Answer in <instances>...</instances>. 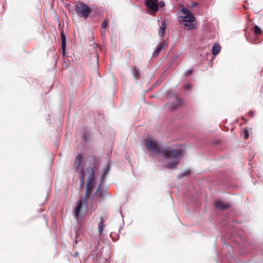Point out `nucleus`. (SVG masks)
I'll return each mask as SVG.
<instances>
[{
  "label": "nucleus",
  "mask_w": 263,
  "mask_h": 263,
  "mask_svg": "<svg viewBox=\"0 0 263 263\" xmlns=\"http://www.w3.org/2000/svg\"><path fill=\"white\" fill-rule=\"evenodd\" d=\"M86 174H88L89 178L85 185V191L83 199H80L77 202L74 209V216L77 218L80 215L82 204L84 203L85 205L87 204V200L90 198L92 193V190L95 185V168L89 167L87 168Z\"/></svg>",
  "instance_id": "nucleus-1"
},
{
  "label": "nucleus",
  "mask_w": 263,
  "mask_h": 263,
  "mask_svg": "<svg viewBox=\"0 0 263 263\" xmlns=\"http://www.w3.org/2000/svg\"><path fill=\"white\" fill-rule=\"evenodd\" d=\"M145 146L146 148L151 152H155L161 154L165 158H175L182 154L183 151L182 148L162 149L158 143L152 138L145 140Z\"/></svg>",
  "instance_id": "nucleus-2"
},
{
  "label": "nucleus",
  "mask_w": 263,
  "mask_h": 263,
  "mask_svg": "<svg viewBox=\"0 0 263 263\" xmlns=\"http://www.w3.org/2000/svg\"><path fill=\"white\" fill-rule=\"evenodd\" d=\"M105 192L101 189V185L90 197V208L91 212L95 211L98 207V203L104 198Z\"/></svg>",
  "instance_id": "nucleus-3"
},
{
  "label": "nucleus",
  "mask_w": 263,
  "mask_h": 263,
  "mask_svg": "<svg viewBox=\"0 0 263 263\" xmlns=\"http://www.w3.org/2000/svg\"><path fill=\"white\" fill-rule=\"evenodd\" d=\"M74 9L79 16L85 18H87L91 12V8L82 2H79L76 4Z\"/></svg>",
  "instance_id": "nucleus-4"
},
{
  "label": "nucleus",
  "mask_w": 263,
  "mask_h": 263,
  "mask_svg": "<svg viewBox=\"0 0 263 263\" xmlns=\"http://www.w3.org/2000/svg\"><path fill=\"white\" fill-rule=\"evenodd\" d=\"M180 10L184 15L183 16H181V20H192L195 21V17L194 14L187 8H186L183 5L180 6Z\"/></svg>",
  "instance_id": "nucleus-5"
},
{
  "label": "nucleus",
  "mask_w": 263,
  "mask_h": 263,
  "mask_svg": "<svg viewBox=\"0 0 263 263\" xmlns=\"http://www.w3.org/2000/svg\"><path fill=\"white\" fill-rule=\"evenodd\" d=\"M195 21L192 20H181L180 21V25L182 28L186 30H191L194 29L196 28V25L195 24Z\"/></svg>",
  "instance_id": "nucleus-6"
},
{
  "label": "nucleus",
  "mask_w": 263,
  "mask_h": 263,
  "mask_svg": "<svg viewBox=\"0 0 263 263\" xmlns=\"http://www.w3.org/2000/svg\"><path fill=\"white\" fill-rule=\"evenodd\" d=\"M145 4L148 9L154 12H156L158 10V0H146L145 2Z\"/></svg>",
  "instance_id": "nucleus-7"
},
{
  "label": "nucleus",
  "mask_w": 263,
  "mask_h": 263,
  "mask_svg": "<svg viewBox=\"0 0 263 263\" xmlns=\"http://www.w3.org/2000/svg\"><path fill=\"white\" fill-rule=\"evenodd\" d=\"M182 149L183 151L182 154L181 155L177 156L176 157L173 158V159H174V160L173 161L168 162L166 164V168H167L168 169L177 168V165H178V164L179 163V159L178 158L179 157L182 156L183 155V153L184 152V151L183 149Z\"/></svg>",
  "instance_id": "nucleus-8"
},
{
  "label": "nucleus",
  "mask_w": 263,
  "mask_h": 263,
  "mask_svg": "<svg viewBox=\"0 0 263 263\" xmlns=\"http://www.w3.org/2000/svg\"><path fill=\"white\" fill-rule=\"evenodd\" d=\"M83 162V157L81 154H78L77 157H76L74 162H73V168L76 170L78 171V170H80V167Z\"/></svg>",
  "instance_id": "nucleus-9"
},
{
  "label": "nucleus",
  "mask_w": 263,
  "mask_h": 263,
  "mask_svg": "<svg viewBox=\"0 0 263 263\" xmlns=\"http://www.w3.org/2000/svg\"><path fill=\"white\" fill-rule=\"evenodd\" d=\"M167 47V44L165 41H163L160 43V44L157 47V49L154 52L153 55L155 57H157L160 52L166 48Z\"/></svg>",
  "instance_id": "nucleus-10"
},
{
  "label": "nucleus",
  "mask_w": 263,
  "mask_h": 263,
  "mask_svg": "<svg viewBox=\"0 0 263 263\" xmlns=\"http://www.w3.org/2000/svg\"><path fill=\"white\" fill-rule=\"evenodd\" d=\"M215 206L220 210H225L229 208L230 205L228 203H224L220 200H217L215 202Z\"/></svg>",
  "instance_id": "nucleus-11"
},
{
  "label": "nucleus",
  "mask_w": 263,
  "mask_h": 263,
  "mask_svg": "<svg viewBox=\"0 0 263 263\" xmlns=\"http://www.w3.org/2000/svg\"><path fill=\"white\" fill-rule=\"evenodd\" d=\"M61 39L62 51L64 52L66 48V36L63 31L61 32Z\"/></svg>",
  "instance_id": "nucleus-12"
},
{
  "label": "nucleus",
  "mask_w": 263,
  "mask_h": 263,
  "mask_svg": "<svg viewBox=\"0 0 263 263\" xmlns=\"http://www.w3.org/2000/svg\"><path fill=\"white\" fill-rule=\"evenodd\" d=\"M100 219H101L100 222L98 224V230H99V233L100 236L102 235L103 230H104V228L105 227V225L104 224V220H103V218L101 217Z\"/></svg>",
  "instance_id": "nucleus-13"
},
{
  "label": "nucleus",
  "mask_w": 263,
  "mask_h": 263,
  "mask_svg": "<svg viewBox=\"0 0 263 263\" xmlns=\"http://www.w3.org/2000/svg\"><path fill=\"white\" fill-rule=\"evenodd\" d=\"M220 51V46L218 44H214L212 48V54L213 55L218 54Z\"/></svg>",
  "instance_id": "nucleus-14"
},
{
  "label": "nucleus",
  "mask_w": 263,
  "mask_h": 263,
  "mask_svg": "<svg viewBox=\"0 0 263 263\" xmlns=\"http://www.w3.org/2000/svg\"><path fill=\"white\" fill-rule=\"evenodd\" d=\"M166 29V24L164 22L162 23L160 28L159 34L160 36H163L165 33Z\"/></svg>",
  "instance_id": "nucleus-15"
},
{
  "label": "nucleus",
  "mask_w": 263,
  "mask_h": 263,
  "mask_svg": "<svg viewBox=\"0 0 263 263\" xmlns=\"http://www.w3.org/2000/svg\"><path fill=\"white\" fill-rule=\"evenodd\" d=\"M80 173L81 174V177L80 178V181L81 182L82 186L84 185V171L83 168H81L79 170Z\"/></svg>",
  "instance_id": "nucleus-16"
},
{
  "label": "nucleus",
  "mask_w": 263,
  "mask_h": 263,
  "mask_svg": "<svg viewBox=\"0 0 263 263\" xmlns=\"http://www.w3.org/2000/svg\"><path fill=\"white\" fill-rule=\"evenodd\" d=\"M176 102V103L173 104L172 106V109L173 110L175 109L176 108L178 107L179 106L181 105L182 103L181 100L178 98L177 99Z\"/></svg>",
  "instance_id": "nucleus-17"
},
{
  "label": "nucleus",
  "mask_w": 263,
  "mask_h": 263,
  "mask_svg": "<svg viewBox=\"0 0 263 263\" xmlns=\"http://www.w3.org/2000/svg\"><path fill=\"white\" fill-rule=\"evenodd\" d=\"M254 32L255 35H258L262 33V31L258 26L255 25L254 26Z\"/></svg>",
  "instance_id": "nucleus-18"
},
{
  "label": "nucleus",
  "mask_w": 263,
  "mask_h": 263,
  "mask_svg": "<svg viewBox=\"0 0 263 263\" xmlns=\"http://www.w3.org/2000/svg\"><path fill=\"white\" fill-rule=\"evenodd\" d=\"M133 75L136 79H139L140 76L139 70L137 68H134Z\"/></svg>",
  "instance_id": "nucleus-19"
},
{
  "label": "nucleus",
  "mask_w": 263,
  "mask_h": 263,
  "mask_svg": "<svg viewBox=\"0 0 263 263\" xmlns=\"http://www.w3.org/2000/svg\"><path fill=\"white\" fill-rule=\"evenodd\" d=\"M243 137L245 139H247L249 138V131H248V129L245 128L243 129Z\"/></svg>",
  "instance_id": "nucleus-20"
},
{
  "label": "nucleus",
  "mask_w": 263,
  "mask_h": 263,
  "mask_svg": "<svg viewBox=\"0 0 263 263\" xmlns=\"http://www.w3.org/2000/svg\"><path fill=\"white\" fill-rule=\"evenodd\" d=\"M108 26V21L106 20H104L101 25V27L103 29H105Z\"/></svg>",
  "instance_id": "nucleus-21"
},
{
  "label": "nucleus",
  "mask_w": 263,
  "mask_h": 263,
  "mask_svg": "<svg viewBox=\"0 0 263 263\" xmlns=\"http://www.w3.org/2000/svg\"><path fill=\"white\" fill-rule=\"evenodd\" d=\"M165 5L163 1H161L158 3V7L160 6V7H163Z\"/></svg>",
  "instance_id": "nucleus-22"
},
{
  "label": "nucleus",
  "mask_w": 263,
  "mask_h": 263,
  "mask_svg": "<svg viewBox=\"0 0 263 263\" xmlns=\"http://www.w3.org/2000/svg\"><path fill=\"white\" fill-rule=\"evenodd\" d=\"M192 72V70H189L188 71H186L185 75L186 76H187L190 74H191Z\"/></svg>",
  "instance_id": "nucleus-23"
},
{
  "label": "nucleus",
  "mask_w": 263,
  "mask_h": 263,
  "mask_svg": "<svg viewBox=\"0 0 263 263\" xmlns=\"http://www.w3.org/2000/svg\"><path fill=\"white\" fill-rule=\"evenodd\" d=\"M191 87V85L190 84H186L184 85V89H189Z\"/></svg>",
  "instance_id": "nucleus-24"
},
{
  "label": "nucleus",
  "mask_w": 263,
  "mask_h": 263,
  "mask_svg": "<svg viewBox=\"0 0 263 263\" xmlns=\"http://www.w3.org/2000/svg\"><path fill=\"white\" fill-rule=\"evenodd\" d=\"M107 170H106V172H105L102 175V176H101V181H102V180L104 179V178L105 177V175H106V173H107Z\"/></svg>",
  "instance_id": "nucleus-25"
},
{
  "label": "nucleus",
  "mask_w": 263,
  "mask_h": 263,
  "mask_svg": "<svg viewBox=\"0 0 263 263\" xmlns=\"http://www.w3.org/2000/svg\"><path fill=\"white\" fill-rule=\"evenodd\" d=\"M190 173V172L189 171H186L184 173V174L183 175V176H186V175H187L189 174Z\"/></svg>",
  "instance_id": "nucleus-26"
},
{
  "label": "nucleus",
  "mask_w": 263,
  "mask_h": 263,
  "mask_svg": "<svg viewBox=\"0 0 263 263\" xmlns=\"http://www.w3.org/2000/svg\"><path fill=\"white\" fill-rule=\"evenodd\" d=\"M197 5V4H196V3H194V4H193V6H196Z\"/></svg>",
  "instance_id": "nucleus-27"
}]
</instances>
